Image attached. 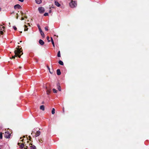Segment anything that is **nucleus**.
<instances>
[{"mask_svg": "<svg viewBox=\"0 0 149 149\" xmlns=\"http://www.w3.org/2000/svg\"><path fill=\"white\" fill-rule=\"evenodd\" d=\"M19 68H22V67L21 66H19Z\"/></svg>", "mask_w": 149, "mask_h": 149, "instance_id": "c03bdc74", "label": "nucleus"}, {"mask_svg": "<svg viewBox=\"0 0 149 149\" xmlns=\"http://www.w3.org/2000/svg\"><path fill=\"white\" fill-rule=\"evenodd\" d=\"M49 36H47V39L48 40V42H50V40H49Z\"/></svg>", "mask_w": 149, "mask_h": 149, "instance_id": "a878e982", "label": "nucleus"}, {"mask_svg": "<svg viewBox=\"0 0 149 149\" xmlns=\"http://www.w3.org/2000/svg\"><path fill=\"white\" fill-rule=\"evenodd\" d=\"M39 141L40 142H41V143H42L43 142V140L42 139H39Z\"/></svg>", "mask_w": 149, "mask_h": 149, "instance_id": "7c9ffc66", "label": "nucleus"}, {"mask_svg": "<svg viewBox=\"0 0 149 149\" xmlns=\"http://www.w3.org/2000/svg\"><path fill=\"white\" fill-rule=\"evenodd\" d=\"M2 28L1 27V26L0 27V31H2Z\"/></svg>", "mask_w": 149, "mask_h": 149, "instance_id": "ea45409f", "label": "nucleus"}, {"mask_svg": "<svg viewBox=\"0 0 149 149\" xmlns=\"http://www.w3.org/2000/svg\"><path fill=\"white\" fill-rule=\"evenodd\" d=\"M29 145L31 148V149H36V147L34 145H33V144L31 143L29 144Z\"/></svg>", "mask_w": 149, "mask_h": 149, "instance_id": "423d86ee", "label": "nucleus"}, {"mask_svg": "<svg viewBox=\"0 0 149 149\" xmlns=\"http://www.w3.org/2000/svg\"><path fill=\"white\" fill-rule=\"evenodd\" d=\"M57 56L58 57H60L61 56L60 52V51H59L58 53Z\"/></svg>", "mask_w": 149, "mask_h": 149, "instance_id": "b1692460", "label": "nucleus"}, {"mask_svg": "<svg viewBox=\"0 0 149 149\" xmlns=\"http://www.w3.org/2000/svg\"><path fill=\"white\" fill-rule=\"evenodd\" d=\"M4 135V137L6 138H9L10 137V134L7 131H5Z\"/></svg>", "mask_w": 149, "mask_h": 149, "instance_id": "7ed1b4c3", "label": "nucleus"}, {"mask_svg": "<svg viewBox=\"0 0 149 149\" xmlns=\"http://www.w3.org/2000/svg\"><path fill=\"white\" fill-rule=\"evenodd\" d=\"M2 132H0V138L2 139Z\"/></svg>", "mask_w": 149, "mask_h": 149, "instance_id": "393cba45", "label": "nucleus"}, {"mask_svg": "<svg viewBox=\"0 0 149 149\" xmlns=\"http://www.w3.org/2000/svg\"><path fill=\"white\" fill-rule=\"evenodd\" d=\"M21 15L22 16H23V12H22V11H21Z\"/></svg>", "mask_w": 149, "mask_h": 149, "instance_id": "f704fd0d", "label": "nucleus"}, {"mask_svg": "<svg viewBox=\"0 0 149 149\" xmlns=\"http://www.w3.org/2000/svg\"><path fill=\"white\" fill-rule=\"evenodd\" d=\"M20 32L21 33H22V31H20Z\"/></svg>", "mask_w": 149, "mask_h": 149, "instance_id": "49530a36", "label": "nucleus"}, {"mask_svg": "<svg viewBox=\"0 0 149 149\" xmlns=\"http://www.w3.org/2000/svg\"><path fill=\"white\" fill-rule=\"evenodd\" d=\"M20 143H18V145L20 146H19L20 148H22L24 147L25 145L23 143L22 144H21V145H20Z\"/></svg>", "mask_w": 149, "mask_h": 149, "instance_id": "0eeeda50", "label": "nucleus"}, {"mask_svg": "<svg viewBox=\"0 0 149 149\" xmlns=\"http://www.w3.org/2000/svg\"><path fill=\"white\" fill-rule=\"evenodd\" d=\"M47 68L48 70H49V72L51 74H53V70H52V71H51L50 70V68L49 67V66L48 65L47 66Z\"/></svg>", "mask_w": 149, "mask_h": 149, "instance_id": "2eb2a0df", "label": "nucleus"}, {"mask_svg": "<svg viewBox=\"0 0 149 149\" xmlns=\"http://www.w3.org/2000/svg\"><path fill=\"white\" fill-rule=\"evenodd\" d=\"M39 44L41 45H43L44 44V42L42 40L40 39L39 41Z\"/></svg>", "mask_w": 149, "mask_h": 149, "instance_id": "9d476101", "label": "nucleus"}, {"mask_svg": "<svg viewBox=\"0 0 149 149\" xmlns=\"http://www.w3.org/2000/svg\"><path fill=\"white\" fill-rule=\"evenodd\" d=\"M58 63L60 65H63L64 64L63 61L61 60L59 61Z\"/></svg>", "mask_w": 149, "mask_h": 149, "instance_id": "aec40b11", "label": "nucleus"}, {"mask_svg": "<svg viewBox=\"0 0 149 149\" xmlns=\"http://www.w3.org/2000/svg\"><path fill=\"white\" fill-rule=\"evenodd\" d=\"M0 149H1L0 148Z\"/></svg>", "mask_w": 149, "mask_h": 149, "instance_id": "6e6d98bb", "label": "nucleus"}, {"mask_svg": "<svg viewBox=\"0 0 149 149\" xmlns=\"http://www.w3.org/2000/svg\"><path fill=\"white\" fill-rule=\"evenodd\" d=\"M55 5L58 7H59L60 6V4L57 1H55Z\"/></svg>", "mask_w": 149, "mask_h": 149, "instance_id": "f8f14e48", "label": "nucleus"}, {"mask_svg": "<svg viewBox=\"0 0 149 149\" xmlns=\"http://www.w3.org/2000/svg\"><path fill=\"white\" fill-rule=\"evenodd\" d=\"M48 13H45L44 14V16H48Z\"/></svg>", "mask_w": 149, "mask_h": 149, "instance_id": "c756f323", "label": "nucleus"}, {"mask_svg": "<svg viewBox=\"0 0 149 149\" xmlns=\"http://www.w3.org/2000/svg\"><path fill=\"white\" fill-rule=\"evenodd\" d=\"M18 0L22 2H23L24 1V0Z\"/></svg>", "mask_w": 149, "mask_h": 149, "instance_id": "72a5a7b5", "label": "nucleus"}, {"mask_svg": "<svg viewBox=\"0 0 149 149\" xmlns=\"http://www.w3.org/2000/svg\"><path fill=\"white\" fill-rule=\"evenodd\" d=\"M17 16L16 17V19H18V13H17Z\"/></svg>", "mask_w": 149, "mask_h": 149, "instance_id": "e433bc0d", "label": "nucleus"}, {"mask_svg": "<svg viewBox=\"0 0 149 149\" xmlns=\"http://www.w3.org/2000/svg\"><path fill=\"white\" fill-rule=\"evenodd\" d=\"M9 25H10V22L9 23Z\"/></svg>", "mask_w": 149, "mask_h": 149, "instance_id": "603ef678", "label": "nucleus"}, {"mask_svg": "<svg viewBox=\"0 0 149 149\" xmlns=\"http://www.w3.org/2000/svg\"><path fill=\"white\" fill-rule=\"evenodd\" d=\"M55 109L54 108H53L52 111V114H54L55 113Z\"/></svg>", "mask_w": 149, "mask_h": 149, "instance_id": "412c9836", "label": "nucleus"}, {"mask_svg": "<svg viewBox=\"0 0 149 149\" xmlns=\"http://www.w3.org/2000/svg\"><path fill=\"white\" fill-rule=\"evenodd\" d=\"M64 108H63V112H64Z\"/></svg>", "mask_w": 149, "mask_h": 149, "instance_id": "37998d69", "label": "nucleus"}, {"mask_svg": "<svg viewBox=\"0 0 149 149\" xmlns=\"http://www.w3.org/2000/svg\"><path fill=\"white\" fill-rule=\"evenodd\" d=\"M24 31H27L28 30V28H27V26L26 25H24Z\"/></svg>", "mask_w": 149, "mask_h": 149, "instance_id": "6ab92c4d", "label": "nucleus"}, {"mask_svg": "<svg viewBox=\"0 0 149 149\" xmlns=\"http://www.w3.org/2000/svg\"><path fill=\"white\" fill-rule=\"evenodd\" d=\"M15 50L14 51V53L15 55L14 56H13L11 57H10V59H15V57L18 56L19 58H20L21 55H19V54L22 52V51L20 50V49L16 48Z\"/></svg>", "mask_w": 149, "mask_h": 149, "instance_id": "f257e3e1", "label": "nucleus"}, {"mask_svg": "<svg viewBox=\"0 0 149 149\" xmlns=\"http://www.w3.org/2000/svg\"><path fill=\"white\" fill-rule=\"evenodd\" d=\"M38 10L39 12L40 13H44L45 12V9L44 8L40 7L38 8Z\"/></svg>", "mask_w": 149, "mask_h": 149, "instance_id": "20e7f679", "label": "nucleus"}, {"mask_svg": "<svg viewBox=\"0 0 149 149\" xmlns=\"http://www.w3.org/2000/svg\"><path fill=\"white\" fill-rule=\"evenodd\" d=\"M52 90H53V92L54 93H57V91L56 90V89H54V88H53V89H52Z\"/></svg>", "mask_w": 149, "mask_h": 149, "instance_id": "4be33fe9", "label": "nucleus"}, {"mask_svg": "<svg viewBox=\"0 0 149 149\" xmlns=\"http://www.w3.org/2000/svg\"><path fill=\"white\" fill-rule=\"evenodd\" d=\"M23 140H24V139H22V141H23Z\"/></svg>", "mask_w": 149, "mask_h": 149, "instance_id": "864d4df0", "label": "nucleus"}, {"mask_svg": "<svg viewBox=\"0 0 149 149\" xmlns=\"http://www.w3.org/2000/svg\"><path fill=\"white\" fill-rule=\"evenodd\" d=\"M1 27L2 28H3V29H5V27L4 26H2V25L1 26Z\"/></svg>", "mask_w": 149, "mask_h": 149, "instance_id": "473e14b6", "label": "nucleus"}, {"mask_svg": "<svg viewBox=\"0 0 149 149\" xmlns=\"http://www.w3.org/2000/svg\"><path fill=\"white\" fill-rule=\"evenodd\" d=\"M69 5L72 8H74L76 7L77 6V1H73L72 0L69 3Z\"/></svg>", "mask_w": 149, "mask_h": 149, "instance_id": "f03ea898", "label": "nucleus"}, {"mask_svg": "<svg viewBox=\"0 0 149 149\" xmlns=\"http://www.w3.org/2000/svg\"><path fill=\"white\" fill-rule=\"evenodd\" d=\"M40 132L39 130L38 131H37V132H36V133L35 136L36 137L40 135Z\"/></svg>", "mask_w": 149, "mask_h": 149, "instance_id": "1a4fd4ad", "label": "nucleus"}, {"mask_svg": "<svg viewBox=\"0 0 149 149\" xmlns=\"http://www.w3.org/2000/svg\"><path fill=\"white\" fill-rule=\"evenodd\" d=\"M40 109L42 111H44L45 110V106L44 105H41L40 107Z\"/></svg>", "mask_w": 149, "mask_h": 149, "instance_id": "dca6fc26", "label": "nucleus"}, {"mask_svg": "<svg viewBox=\"0 0 149 149\" xmlns=\"http://www.w3.org/2000/svg\"><path fill=\"white\" fill-rule=\"evenodd\" d=\"M51 42L54 47V44L52 37L51 38Z\"/></svg>", "mask_w": 149, "mask_h": 149, "instance_id": "a211bd4d", "label": "nucleus"}, {"mask_svg": "<svg viewBox=\"0 0 149 149\" xmlns=\"http://www.w3.org/2000/svg\"><path fill=\"white\" fill-rule=\"evenodd\" d=\"M27 143H29V141H27Z\"/></svg>", "mask_w": 149, "mask_h": 149, "instance_id": "5fc2aeb1", "label": "nucleus"}, {"mask_svg": "<svg viewBox=\"0 0 149 149\" xmlns=\"http://www.w3.org/2000/svg\"><path fill=\"white\" fill-rule=\"evenodd\" d=\"M14 29L15 30H17V28L15 26H14L13 27Z\"/></svg>", "mask_w": 149, "mask_h": 149, "instance_id": "cd10ccee", "label": "nucleus"}, {"mask_svg": "<svg viewBox=\"0 0 149 149\" xmlns=\"http://www.w3.org/2000/svg\"><path fill=\"white\" fill-rule=\"evenodd\" d=\"M28 147L27 146H26V147L25 148H24V149H27V148Z\"/></svg>", "mask_w": 149, "mask_h": 149, "instance_id": "a19ab883", "label": "nucleus"}, {"mask_svg": "<svg viewBox=\"0 0 149 149\" xmlns=\"http://www.w3.org/2000/svg\"><path fill=\"white\" fill-rule=\"evenodd\" d=\"M37 26L38 27V29H39V31H42L41 28H40V26L39 25H37Z\"/></svg>", "mask_w": 149, "mask_h": 149, "instance_id": "5701e85b", "label": "nucleus"}, {"mask_svg": "<svg viewBox=\"0 0 149 149\" xmlns=\"http://www.w3.org/2000/svg\"><path fill=\"white\" fill-rule=\"evenodd\" d=\"M23 54V52H22V53L21 54V55L22 54Z\"/></svg>", "mask_w": 149, "mask_h": 149, "instance_id": "8fccbe9b", "label": "nucleus"}, {"mask_svg": "<svg viewBox=\"0 0 149 149\" xmlns=\"http://www.w3.org/2000/svg\"><path fill=\"white\" fill-rule=\"evenodd\" d=\"M29 140H30V141H31V142H33V141L31 140V136H29Z\"/></svg>", "mask_w": 149, "mask_h": 149, "instance_id": "bb28decb", "label": "nucleus"}, {"mask_svg": "<svg viewBox=\"0 0 149 149\" xmlns=\"http://www.w3.org/2000/svg\"><path fill=\"white\" fill-rule=\"evenodd\" d=\"M25 18H27V17H26V16H25Z\"/></svg>", "mask_w": 149, "mask_h": 149, "instance_id": "a18cd8bd", "label": "nucleus"}, {"mask_svg": "<svg viewBox=\"0 0 149 149\" xmlns=\"http://www.w3.org/2000/svg\"><path fill=\"white\" fill-rule=\"evenodd\" d=\"M17 47H18V48H17H17H19V49H20V50H21V48H19L20 47V46H17Z\"/></svg>", "mask_w": 149, "mask_h": 149, "instance_id": "58836bf2", "label": "nucleus"}, {"mask_svg": "<svg viewBox=\"0 0 149 149\" xmlns=\"http://www.w3.org/2000/svg\"><path fill=\"white\" fill-rule=\"evenodd\" d=\"M61 72L59 69H58L57 70V74L58 75H60L61 74Z\"/></svg>", "mask_w": 149, "mask_h": 149, "instance_id": "ddd939ff", "label": "nucleus"}, {"mask_svg": "<svg viewBox=\"0 0 149 149\" xmlns=\"http://www.w3.org/2000/svg\"><path fill=\"white\" fill-rule=\"evenodd\" d=\"M20 42H22V41H20Z\"/></svg>", "mask_w": 149, "mask_h": 149, "instance_id": "09e8293b", "label": "nucleus"}, {"mask_svg": "<svg viewBox=\"0 0 149 149\" xmlns=\"http://www.w3.org/2000/svg\"><path fill=\"white\" fill-rule=\"evenodd\" d=\"M46 89L47 90V95H49L51 93V89H48L47 87H46Z\"/></svg>", "mask_w": 149, "mask_h": 149, "instance_id": "9b49d317", "label": "nucleus"}, {"mask_svg": "<svg viewBox=\"0 0 149 149\" xmlns=\"http://www.w3.org/2000/svg\"><path fill=\"white\" fill-rule=\"evenodd\" d=\"M14 13V11H13L12 13H11V14H13V13Z\"/></svg>", "mask_w": 149, "mask_h": 149, "instance_id": "79ce46f5", "label": "nucleus"}, {"mask_svg": "<svg viewBox=\"0 0 149 149\" xmlns=\"http://www.w3.org/2000/svg\"><path fill=\"white\" fill-rule=\"evenodd\" d=\"M22 137H21L20 138V139H22Z\"/></svg>", "mask_w": 149, "mask_h": 149, "instance_id": "de8ad7c7", "label": "nucleus"}, {"mask_svg": "<svg viewBox=\"0 0 149 149\" xmlns=\"http://www.w3.org/2000/svg\"><path fill=\"white\" fill-rule=\"evenodd\" d=\"M51 12H52L51 10H49V13H51Z\"/></svg>", "mask_w": 149, "mask_h": 149, "instance_id": "4c0bfd02", "label": "nucleus"}, {"mask_svg": "<svg viewBox=\"0 0 149 149\" xmlns=\"http://www.w3.org/2000/svg\"><path fill=\"white\" fill-rule=\"evenodd\" d=\"M0 34L1 35H3V32L2 31H0Z\"/></svg>", "mask_w": 149, "mask_h": 149, "instance_id": "2f4dec72", "label": "nucleus"}, {"mask_svg": "<svg viewBox=\"0 0 149 149\" xmlns=\"http://www.w3.org/2000/svg\"><path fill=\"white\" fill-rule=\"evenodd\" d=\"M45 29L46 31H48V27L47 26H46V27H45Z\"/></svg>", "mask_w": 149, "mask_h": 149, "instance_id": "c85d7f7f", "label": "nucleus"}, {"mask_svg": "<svg viewBox=\"0 0 149 149\" xmlns=\"http://www.w3.org/2000/svg\"><path fill=\"white\" fill-rule=\"evenodd\" d=\"M23 137L24 138L25 137V136H23Z\"/></svg>", "mask_w": 149, "mask_h": 149, "instance_id": "3c124183", "label": "nucleus"}, {"mask_svg": "<svg viewBox=\"0 0 149 149\" xmlns=\"http://www.w3.org/2000/svg\"><path fill=\"white\" fill-rule=\"evenodd\" d=\"M36 3L38 4H40L42 2L41 0H35Z\"/></svg>", "mask_w": 149, "mask_h": 149, "instance_id": "4468645a", "label": "nucleus"}, {"mask_svg": "<svg viewBox=\"0 0 149 149\" xmlns=\"http://www.w3.org/2000/svg\"><path fill=\"white\" fill-rule=\"evenodd\" d=\"M40 32L42 37L44 38L45 37V35L43 32L42 31H40Z\"/></svg>", "mask_w": 149, "mask_h": 149, "instance_id": "f3484780", "label": "nucleus"}, {"mask_svg": "<svg viewBox=\"0 0 149 149\" xmlns=\"http://www.w3.org/2000/svg\"><path fill=\"white\" fill-rule=\"evenodd\" d=\"M14 8L15 9L17 8L21 9L22 8V7L19 4H17L14 6Z\"/></svg>", "mask_w": 149, "mask_h": 149, "instance_id": "39448f33", "label": "nucleus"}, {"mask_svg": "<svg viewBox=\"0 0 149 149\" xmlns=\"http://www.w3.org/2000/svg\"><path fill=\"white\" fill-rule=\"evenodd\" d=\"M24 19L23 17H22L21 19V20H23Z\"/></svg>", "mask_w": 149, "mask_h": 149, "instance_id": "c9c22d12", "label": "nucleus"}, {"mask_svg": "<svg viewBox=\"0 0 149 149\" xmlns=\"http://www.w3.org/2000/svg\"><path fill=\"white\" fill-rule=\"evenodd\" d=\"M57 87L58 89V90L59 91H61V86H60V84L59 83H58L57 84Z\"/></svg>", "mask_w": 149, "mask_h": 149, "instance_id": "6e6552de", "label": "nucleus"}]
</instances>
